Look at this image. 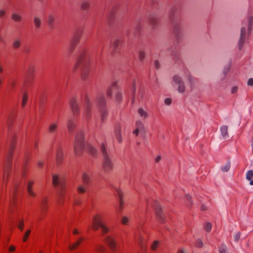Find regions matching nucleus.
<instances>
[{"instance_id":"nucleus-1","label":"nucleus","mask_w":253,"mask_h":253,"mask_svg":"<svg viewBox=\"0 0 253 253\" xmlns=\"http://www.w3.org/2000/svg\"><path fill=\"white\" fill-rule=\"evenodd\" d=\"M180 1L175 2L172 6L169 14V19L172 27L173 33L177 42H179L183 35V28L180 24L179 12L181 10Z\"/></svg>"},{"instance_id":"nucleus-2","label":"nucleus","mask_w":253,"mask_h":253,"mask_svg":"<svg viewBox=\"0 0 253 253\" xmlns=\"http://www.w3.org/2000/svg\"><path fill=\"white\" fill-rule=\"evenodd\" d=\"M74 148L77 156L80 155L84 151L92 156L97 153L96 149L93 146L90 144H85L84 134L81 131H79L76 135Z\"/></svg>"},{"instance_id":"nucleus-3","label":"nucleus","mask_w":253,"mask_h":253,"mask_svg":"<svg viewBox=\"0 0 253 253\" xmlns=\"http://www.w3.org/2000/svg\"><path fill=\"white\" fill-rule=\"evenodd\" d=\"M76 68H80L82 79L84 80H86L90 73V67L88 59H86V51L84 48L80 51L78 55Z\"/></svg>"},{"instance_id":"nucleus-4","label":"nucleus","mask_w":253,"mask_h":253,"mask_svg":"<svg viewBox=\"0 0 253 253\" xmlns=\"http://www.w3.org/2000/svg\"><path fill=\"white\" fill-rule=\"evenodd\" d=\"M171 55L175 65H177L178 66L181 65L182 66V75L187 78L189 83L190 84L191 87L193 86L196 84L197 80L191 75L189 70L185 67L182 65V60L178 50L176 48L173 49L171 51Z\"/></svg>"},{"instance_id":"nucleus-5","label":"nucleus","mask_w":253,"mask_h":253,"mask_svg":"<svg viewBox=\"0 0 253 253\" xmlns=\"http://www.w3.org/2000/svg\"><path fill=\"white\" fill-rule=\"evenodd\" d=\"M171 55L175 65H177L178 66L181 65L182 66V75L187 78L189 83L190 84L191 87L193 86L196 84L197 80L191 75L189 70L185 67L182 65V60L178 50L176 48L173 49L171 51Z\"/></svg>"},{"instance_id":"nucleus-6","label":"nucleus","mask_w":253,"mask_h":253,"mask_svg":"<svg viewBox=\"0 0 253 253\" xmlns=\"http://www.w3.org/2000/svg\"><path fill=\"white\" fill-rule=\"evenodd\" d=\"M253 18L252 16L247 17L243 21V26L241 30L240 38L238 42L239 50H242L247 38L251 33L253 27Z\"/></svg>"},{"instance_id":"nucleus-7","label":"nucleus","mask_w":253,"mask_h":253,"mask_svg":"<svg viewBox=\"0 0 253 253\" xmlns=\"http://www.w3.org/2000/svg\"><path fill=\"white\" fill-rule=\"evenodd\" d=\"M33 184V182L29 180L24 179L23 181H21L20 183L17 182L14 187V189L13 191V196H14V204L16 205V199L17 197V195L18 193L22 191H26L29 195L34 196L35 195L34 193L32 191L31 189V186Z\"/></svg>"},{"instance_id":"nucleus-8","label":"nucleus","mask_w":253,"mask_h":253,"mask_svg":"<svg viewBox=\"0 0 253 253\" xmlns=\"http://www.w3.org/2000/svg\"><path fill=\"white\" fill-rule=\"evenodd\" d=\"M104 242L107 246L105 247L103 245H99L96 247V250L99 252H108L109 250L113 252H116L117 250V244L114 239L110 235H106L103 238Z\"/></svg>"},{"instance_id":"nucleus-9","label":"nucleus","mask_w":253,"mask_h":253,"mask_svg":"<svg viewBox=\"0 0 253 253\" xmlns=\"http://www.w3.org/2000/svg\"><path fill=\"white\" fill-rule=\"evenodd\" d=\"M146 211V207L145 206L142 210V215H140V221H139L137 230V231H136L135 233V238L136 240H137L138 244L140 246L142 250H144L145 249V240L144 238L142 236V233H141V230H142V224L144 222V217L143 215H144L145 212Z\"/></svg>"},{"instance_id":"nucleus-10","label":"nucleus","mask_w":253,"mask_h":253,"mask_svg":"<svg viewBox=\"0 0 253 253\" xmlns=\"http://www.w3.org/2000/svg\"><path fill=\"white\" fill-rule=\"evenodd\" d=\"M91 227L94 230H99L101 233H106L109 232V229L104 222L102 217L96 215L93 217Z\"/></svg>"},{"instance_id":"nucleus-11","label":"nucleus","mask_w":253,"mask_h":253,"mask_svg":"<svg viewBox=\"0 0 253 253\" xmlns=\"http://www.w3.org/2000/svg\"><path fill=\"white\" fill-rule=\"evenodd\" d=\"M52 182L55 187H57L58 188L60 195L63 197L66 190L65 179L63 178L59 177L57 174H53L52 176Z\"/></svg>"},{"instance_id":"nucleus-12","label":"nucleus","mask_w":253,"mask_h":253,"mask_svg":"<svg viewBox=\"0 0 253 253\" xmlns=\"http://www.w3.org/2000/svg\"><path fill=\"white\" fill-rule=\"evenodd\" d=\"M101 150L103 157V168L105 171H109L113 168V164L109 157L108 152L104 144L101 145Z\"/></svg>"},{"instance_id":"nucleus-13","label":"nucleus","mask_w":253,"mask_h":253,"mask_svg":"<svg viewBox=\"0 0 253 253\" xmlns=\"http://www.w3.org/2000/svg\"><path fill=\"white\" fill-rule=\"evenodd\" d=\"M105 95L104 93H101L98 95L96 99V103L99 108L102 121L105 119L107 114V111L105 109L106 103Z\"/></svg>"},{"instance_id":"nucleus-14","label":"nucleus","mask_w":253,"mask_h":253,"mask_svg":"<svg viewBox=\"0 0 253 253\" xmlns=\"http://www.w3.org/2000/svg\"><path fill=\"white\" fill-rule=\"evenodd\" d=\"M152 206L155 210L159 221L162 223H164L166 220L165 216L159 203L157 201H153L152 203Z\"/></svg>"},{"instance_id":"nucleus-15","label":"nucleus","mask_w":253,"mask_h":253,"mask_svg":"<svg viewBox=\"0 0 253 253\" xmlns=\"http://www.w3.org/2000/svg\"><path fill=\"white\" fill-rule=\"evenodd\" d=\"M113 91L116 92L115 95L116 100L118 102H120L122 100V95L116 82L113 83L112 86L107 89L106 95L108 97H111Z\"/></svg>"},{"instance_id":"nucleus-16","label":"nucleus","mask_w":253,"mask_h":253,"mask_svg":"<svg viewBox=\"0 0 253 253\" xmlns=\"http://www.w3.org/2000/svg\"><path fill=\"white\" fill-rule=\"evenodd\" d=\"M172 83L178 86L177 90L180 93L185 91L184 83L179 75H175L172 77Z\"/></svg>"},{"instance_id":"nucleus-17","label":"nucleus","mask_w":253,"mask_h":253,"mask_svg":"<svg viewBox=\"0 0 253 253\" xmlns=\"http://www.w3.org/2000/svg\"><path fill=\"white\" fill-rule=\"evenodd\" d=\"M82 99L84 103V115L86 119H88L90 116L91 104L89 99L87 95H85Z\"/></svg>"},{"instance_id":"nucleus-18","label":"nucleus","mask_w":253,"mask_h":253,"mask_svg":"<svg viewBox=\"0 0 253 253\" xmlns=\"http://www.w3.org/2000/svg\"><path fill=\"white\" fill-rule=\"evenodd\" d=\"M113 188L114 190L115 194L117 197L118 200L119 207L118 208V210L120 211L123 205V201L122 199L123 194L121 190L117 187H115L113 186Z\"/></svg>"},{"instance_id":"nucleus-19","label":"nucleus","mask_w":253,"mask_h":253,"mask_svg":"<svg viewBox=\"0 0 253 253\" xmlns=\"http://www.w3.org/2000/svg\"><path fill=\"white\" fill-rule=\"evenodd\" d=\"M81 34L82 32L80 31H78L74 34L70 47V51L71 52L73 51L74 46H75L78 41L79 40V38L81 35Z\"/></svg>"},{"instance_id":"nucleus-20","label":"nucleus","mask_w":253,"mask_h":253,"mask_svg":"<svg viewBox=\"0 0 253 253\" xmlns=\"http://www.w3.org/2000/svg\"><path fill=\"white\" fill-rule=\"evenodd\" d=\"M70 106L74 114L75 115L78 113L79 109L76 98L73 97L71 98L70 101Z\"/></svg>"},{"instance_id":"nucleus-21","label":"nucleus","mask_w":253,"mask_h":253,"mask_svg":"<svg viewBox=\"0 0 253 253\" xmlns=\"http://www.w3.org/2000/svg\"><path fill=\"white\" fill-rule=\"evenodd\" d=\"M136 129L133 131V133L137 135L139 132L143 133L145 132L143 125L141 121H137L136 122Z\"/></svg>"},{"instance_id":"nucleus-22","label":"nucleus","mask_w":253,"mask_h":253,"mask_svg":"<svg viewBox=\"0 0 253 253\" xmlns=\"http://www.w3.org/2000/svg\"><path fill=\"white\" fill-rule=\"evenodd\" d=\"M54 157L56 159L57 163L58 164L60 163L63 158V153L60 148H58L56 149Z\"/></svg>"},{"instance_id":"nucleus-23","label":"nucleus","mask_w":253,"mask_h":253,"mask_svg":"<svg viewBox=\"0 0 253 253\" xmlns=\"http://www.w3.org/2000/svg\"><path fill=\"white\" fill-rule=\"evenodd\" d=\"M121 44V43L119 40L117 39L114 41L112 46V51L114 53L117 52L120 50Z\"/></svg>"},{"instance_id":"nucleus-24","label":"nucleus","mask_w":253,"mask_h":253,"mask_svg":"<svg viewBox=\"0 0 253 253\" xmlns=\"http://www.w3.org/2000/svg\"><path fill=\"white\" fill-rule=\"evenodd\" d=\"M83 238H82V237L78 238L77 239L76 242L74 244H73L72 245H70V247H69L70 249L71 250H73L74 249H77L80 246V245L82 243V242H83Z\"/></svg>"},{"instance_id":"nucleus-25","label":"nucleus","mask_w":253,"mask_h":253,"mask_svg":"<svg viewBox=\"0 0 253 253\" xmlns=\"http://www.w3.org/2000/svg\"><path fill=\"white\" fill-rule=\"evenodd\" d=\"M115 134L118 141L119 143L122 142V137L121 135V128L119 126H117L115 128Z\"/></svg>"},{"instance_id":"nucleus-26","label":"nucleus","mask_w":253,"mask_h":253,"mask_svg":"<svg viewBox=\"0 0 253 253\" xmlns=\"http://www.w3.org/2000/svg\"><path fill=\"white\" fill-rule=\"evenodd\" d=\"M82 179L84 184L85 185H87L90 183L91 178L90 176L86 173H83Z\"/></svg>"},{"instance_id":"nucleus-27","label":"nucleus","mask_w":253,"mask_h":253,"mask_svg":"<svg viewBox=\"0 0 253 253\" xmlns=\"http://www.w3.org/2000/svg\"><path fill=\"white\" fill-rule=\"evenodd\" d=\"M148 22L149 24L154 27L155 26L158 22L157 18L155 15H151L148 18Z\"/></svg>"},{"instance_id":"nucleus-28","label":"nucleus","mask_w":253,"mask_h":253,"mask_svg":"<svg viewBox=\"0 0 253 253\" xmlns=\"http://www.w3.org/2000/svg\"><path fill=\"white\" fill-rule=\"evenodd\" d=\"M246 178L250 181V184L253 185V170H250L247 172Z\"/></svg>"},{"instance_id":"nucleus-29","label":"nucleus","mask_w":253,"mask_h":253,"mask_svg":"<svg viewBox=\"0 0 253 253\" xmlns=\"http://www.w3.org/2000/svg\"><path fill=\"white\" fill-rule=\"evenodd\" d=\"M15 140H16L15 136L14 135H13L12 136V138H11V146H10V152L8 156L9 163H10V159L11 158L12 151H13V150L14 149V145Z\"/></svg>"},{"instance_id":"nucleus-30","label":"nucleus","mask_w":253,"mask_h":253,"mask_svg":"<svg viewBox=\"0 0 253 253\" xmlns=\"http://www.w3.org/2000/svg\"><path fill=\"white\" fill-rule=\"evenodd\" d=\"M68 129L70 133H73L74 129L75 127V124L73 121L70 120L67 124Z\"/></svg>"},{"instance_id":"nucleus-31","label":"nucleus","mask_w":253,"mask_h":253,"mask_svg":"<svg viewBox=\"0 0 253 253\" xmlns=\"http://www.w3.org/2000/svg\"><path fill=\"white\" fill-rule=\"evenodd\" d=\"M227 128L228 127L226 126H222L220 127L221 135L224 138L228 136Z\"/></svg>"},{"instance_id":"nucleus-32","label":"nucleus","mask_w":253,"mask_h":253,"mask_svg":"<svg viewBox=\"0 0 253 253\" xmlns=\"http://www.w3.org/2000/svg\"><path fill=\"white\" fill-rule=\"evenodd\" d=\"M130 93L132 96L131 102L133 103L134 102V94L135 92V85L134 82H133L131 87H130Z\"/></svg>"},{"instance_id":"nucleus-33","label":"nucleus","mask_w":253,"mask_h":253,"mask_svg":"<svg viewBox=\"0 0 253 253\" xmlns=\"http://www.w3.org/2000/svg\"><path fill=\"white\" fill-rule=\"evenodd\" d=\"M138 113L143 119H145L148 116L147 113L142 108L138 109Z\"/></svg>"},{"instance_id":"nucleus-34","label":"nucleus","mask_w":253,"mask_h":253,"mask_svg":"<svg viewBox=\"0 0 253 253\" xmlns=\"http://www.w3.org/2000/svg\"><path fill=\"white\" fill-rule=\"evenodd\" d=\"M241 84V82L240 81H238L237 83V85H233L231 88V92L232 94H234L236 93L238 90V85Z\"/></svg>"},{"instance_id":"nucleus-35","label":"nucleus","mask_w":253,"mask_h":253,"mask_svg":"<svg viewBox=\"0 0 253 253\" xmlns=\"http://www.w3.org/2000/svg\"><path fill=\"white\" fill-rule=\"evenodd\" d=\"M28 100V95L26 92H24L22 96V105L24 107Z\"/></svg>"},{"instance_id":"nucleus-36","label":"nucleus","mask_w":253,"mask_h":253,"mask_svg":"<svg viewBox=\"0 0 253 253\" xmlns=\"http://www.w3.org/2000/svg\"><path fill=\"white\" fill-rule=\"evenodd\" d=\"M119 219L120 221L124 224H126L128 221V219L127 217L122 215H119Z\"/></svg>"},{"instance_id":"nucleus-37","label":"nucleus","mask_w":253,"mask_h":253,"mask_svg":"<svg viewBox=\"0 0 253 253\" xmlns=\"http://www.w3.org/2000/svg\"><path fill=\"white\" fill-rule=\"evenodd\" d=\"M219 253H229L226 245L223 244L219 247Z\"/></svg>"},{"instance_id":"nucleus-38","label":"nucleus","mask_w":253,"mask_h":253,"mask_svg":"<svg viewBox=\"0 0 253 253\" xmlns=\"http://www.w3.org/2000/svg\"><path fill=\"white\" fill-rule=\"evenodd\" d=\"M57 128V125L56 124H52L50 125L49 127V131L50 133H53L56 130Z\"/></svg>"},{"instance_id":"nucleus-39","label":"nucleus","mask_w":253,"mask_h":253,"mask_svg":"<svg viewBox=\"0 0 253 253\" xmlns=\"http://www.w3.org/2000/svg\"><path fill=\"white\" fill-rule=\"evenodd\" d=\"M16 224L18 226V228L20 229L21 230H22L24 227V223L23 221L21 219H19L17 222Z\"/></svg>"},{"instance_id":"nucleus-40","label":"nucleus","mask_w":253,"mask_h":253,"mask_svg":"<svg viewBox=\"0 0 253 253\" xmlns=\"http://www.w3.org/2000/svg\"><path fill=\"white\" fill-rule=\"evenodd\" d=\"M204 229L207 231V232H210L211 230V223L210 222H207L206 223L204 226Z\"/></svg>"},{"instance_id":"nucleus-41","label":"nucleus","mask_w":253,"mask_h":253,"mask_svg":"<svg viewBox=\"0 0 253 253\" xmlns=\"http://www.w3.org/2000/svg\"><path fill=\"white\" fill-rule=\"evenodd\" d=\"M89 6V3L88 1H85L83 2L82 4V8L84 10H86Z\"/></svg>"},{"instance_id":"nucleus-42","label":"nucleus","mask_w":253,"mask_h":253,"mask_svg":"<svg viewBox=\"0 0 253 253\" xmlns=\"http://www.w3.org/2000/svg\"><path fill=\"white\" fill-rule=\"evenodd\" d=\"M138 57L140 61H142L145 57V53L142 50H140L138 52Z\"/></svg>"},{"instance_id":"nucleus-43","label":"nucleus","mask_w":253,"mask_h":253,"mask_svg":"<svg viewBox=\"0 0 253 253\" xmlns=\"http://www.w3.org/2000/svg\"><path fill=\"white\" fill-rule=\"evenodd\" d=\"M12 18L14 20L18 21L20 20L21 17L19 15L14 13L12 14Z\"/></svg>"},{"instance_id":"nucleus-44","label":"nucleus","mask_w":253,"mask_h":253,"mask_svg":"<svg viewBox=\"0 0 253 253\" xmlns=\"http://www.w3.org/2000/svg\"><path fill=\"white\" fill-rule=\"evenodd\" d=\"M78 190L79 193H83L86 191V189L84 186L81 185L78 187Z\"/></svg>"},{"instance_id":"nucleus-45","label":"nucleus","mask_w":253,"mask_h":253,"mask_svg":"<svg viewBox=\"0 0 253 253\" xmlns=\"http://www.w3.org/2000/svg\"><path fill=\"white\" fill-rule=\"evenodd\" d=\"M230 167V164L229 163H227L224 167H222L221 170L223 171L227 172L229 170Z\"/></svg>"},{"instance_id":"nucleus-46","label":"nucleus","mask_w":253,"mask_h":253,"mask_svg":"<svg viewBox=\"0 0 253 253\" xmlns=\"http://www.w3.org/2000/svg\"><path fill=\"white\" fill-rule=\"evenodd\" d=\"M159 242L155 241L152 245H151V248L152 250H155L159 246Z\"/></svg>"},{"instance_id":"nucleus-47","label":"nucleus","mask_w":253,"mask_h":253,"mask_svg":"<svg viewBox=\"0 0 253 253\" xmlns=\"http://www.w3.org/2000/svg\"><path fill=\"white\" fill-rule=\"evenodd\" d=\"M203 245V242L200 239H198L195 242V246L198 248H201Z\"/></svg>"},{"instance_id":"nucleus-48","label":"nucleus","mask_w":253,"mask_h":253,"mask_svg":"<svg viewBox=\"0 0 253 253\" xmlns=\"http://www.w3.org/2000/svg\"><path fill=\"white\" fill-rule=\"evenodd\" d=\"M30 230H27L25 233V234L23 237V241L24 242H26L28 238V236H29L30 234Z\"/></svg>"},{"instance_id":"nucleus-49","label":"nucleus","mask_w":253,"mask_h":253,"mask_svg":"<svg viewBox=\"0 0 253 253\" xmlns=\"http://www.w3.org/2000/svg\"><path fill=\"white\" fill-rule=\"evenodd\" d=\"M34 23L37 27H39L41 25V21L40 20L37 18L35 17L34 19Z\"/></svg>"},{"instance_id":"nucleus-50","label":"nucleus","mask_w":253,"mask_h":253,"mask_svg":"<svg viewBox=\"0 0 253 253\" xmlns=\"http://www.w3.org/2000/svg\"><path fill=\"white\" fill-rule=\"evenodd\" d=\"M241 233L240 232H237L236 233V234L234 237V240L235 242H238L240 238Z\"/></svg>"},{"instance_id":"nucleus-51","label":"nucleus","mask_w":253,"mask_h":253,"mask_svg":"<svg viewBox=\"0 0 253 253\" xmlns=\"http://www.w3.org/2000/svg\"><path fill=\"white\" fill-rule=\"evenodd\" d=\"M20 45V42L19 40H16L13 43V46L14 48H18Z\"/></svg>"},{"instance_id":"nucleus-52","label":"nucleus","mask_w":253,"mask_h":253,"mask_svg":"<svg viewBox=\"0 0 253 253\" xmlns=\"http://www.w3.org/2000/svg\"><path fill=\"white\" fill-rule=\"evenodd\" d=\"M229 70H230V66L229 65L225 66L224 67L223 71V73L224 76L229 72Z\"/></svg>"},{"instance_id":"nucleus-53","label":"nucleus","mask_w":253,"mask_h":253,"mask_svg":"<svg viewBox=\"0 0 253 253\" xmlns=\"http://www.w3.org/2000/svg\"><path fill=\"white\" fill-rule=\"evenodd\" d=\"M171 101V99L170 98H166L164 100L165 104L167 105H170Z\"/></svg>"},{"instance_id":"nucleus-54","label":"nucleus","mask_w":253,"mask_h":253,"mask_svg":"<svg viewBox=\"0 0 253 253\" xmlns=\"http://www.w3.org/2000/svg\"><path fill=\"white\" fill-rule=\"evenodd\" d=\"M47 200L46 199H43L42 200V208L43 209H45L46 207V206H47Z\"/></svg>"},{"instance_id":"nucleus-55","label":"nucleus","mask_w":253,"mask_h":253,"mask_svg":"<svg viewBox=\"0 0 253 253\" xmlns=\"http://www.w3.org/2000/svg\"><path fill=\"white\" fill-rule=\"evenodd\" d=\"M249 86H253V78H250L247 82Z\"/></svg>"},{"instance_id":"nucleus-56","label":"nucleus","mask_w":253,"mask_h":253,"mask_svg":"<svg viewBox=\"0 0 253 253\" xmlns=\"http://www.w3.org/2000/svg\"><path fill=\"white\" fill-rule=\"evenodd\" d=\"M48 23L50 25H51L52 23V22H53L54 21V18L51 15H50L48 17Z\"/></svg>"},{"instance_id":"nucleus-57","label":"nucleus","mask_w":253,"mask_h":253,"mask_svg":"<svg viewBox=\"0 0 253 253\" xmlns=\"http://www.w3.org/2000/svg\"><path fill=\"white\" fill-rule=\"evenodd\" d=\"M154 66L156 69H159L160 68V64L159 62L157 60L155 61L154 62Z\"/></svg>"},{"instance_id":"nucleus-58","label":"nucleus","mask_w":253,"mask_h":253,"mask_svg":"<svg viewBox=\"0 0 253 253\" xmlns=\"http://www.w3.org/2000/svg\"><path fill=\"white\" fill-rule=\"evenodd\" d=\"M15 248L13 246H10V247H8V251L10 252H13L15 251Z\"/></svg>"},{"instance_id":"nucleus-59","label":"nucleus","mask_w":253,"mask_h":253,"mask_svg":"<svg viewBox=\"0 0 253 253\" xmlns=\"http://www.w3.org/2000/svg\"><path fill=\"white\" fill-rule=\"evenodd\" d=\"M253 8V0H249V9H252Z\"/></svg>"},{"instance_id":"nucleus-60","label":"nucleus","mask_w":253,"mask_h":253,"mask_svg":"<svg viewBox=\"0 0 253 253\" xmlns=\"http://www.w3.org/2000/svg\"><path fill=\"white\" fill-rule=\"evenodd\" d=\"M110 18L113 19L115 16V11L113 10L111 11L110 13Z\"/></svg>"},{"instance_id":"nucleus-61","label":"nucleus","mask_w":253,"mask_h":253,"mask_svg":"<svg viewBox=\"0 0 253 253\" xmlns=\"http://www.w3.org/2000/svg\"><path fill=\"white\" fill-rule=\"evenodd\" d=\"M186 198L187 201H188L189 202H191V197L189 195H187L186 196Z\"/></svg>"},{"instance_id":"nucleus-62","label":"nucleus","mask_w":253,"mask_h":253,"mask_svg":"<svg viewBox=\"0 0 253 253\" xmlns=\"http://www.w3.org/2000/svg\"><path fill=\"white\" fill-rule=\"evenodd\" d=\"M161 160V157L160 156H158L156 159H155V162L156 163H158Z\"/></svg>"},{"instance_id":"nucleus-63","label":"nucleus","mask_w":253,"mask_h":253,"mask_svg":"<svg viewBox=\"0 0 253 253\" xmlns=\"http://www.w3.org/2000/svg\"><path fill=\"white\" fill-rule=\"evenodd\" d=\"M73 233L75 235H78L79 234V232L77 229H74L73 231Z\"/></svg>"},{"instance_id":"nucleus-64","label":"nucleus","mask_w":253,"mask_h":253,"mask_svg":"<svg viewBox=\"0 0 253 253\" xmlns=\"http://www.w3.org/2000/svg\"><path fill=\"white\" fill-rule=\"evenodd\" d=\"M43 165V163H42V162H39L38 163V167H39V168H42V167Z\"/></svg>"}]
</instances>
